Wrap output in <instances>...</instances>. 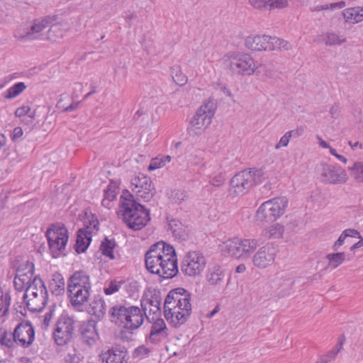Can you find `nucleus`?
I'll return each mask as SVG.
<instances>
[{
  "label": "nucleus",
  "mask_w": 363,
  "mask_h": 363,
  "mask_svg": "<svg viewBox=\"0 0 363 363\" xmlns=\"http://www.w3.org/2000/svg\"><path fill=\"white\" fill-rule=\"evenodd\" d=\"M225 274L221 267L216 265L208 269L206 274V280L213 286H221L224 284Z\"/></svg>",
  "instance_id": "b1692460"
},
{
  "label": "nucleus",
  "mask_w": 363,
  "mask_h": 363,
  "mask_svg": "<svg viewBox=\"0 0 363 363\" xmlns=\"http://www.w3.org/2000/svg\"><path fill=\"white\" fill-rule=\"evenodd\" d=\"M86 218L84 221V228L81 230H85L87 233L92 234L96 233L99 230V221L94 215L90 213L89 216L86 213Z\"/></svg>",
  "instance_id": "a19ab883"
},
{
  "label": "nucleus",
  "mask_w": 363,
  "mask_h": 363,
  "mask_svg": "<svg viewBox=\"0 0 363 363\" xmlns=\"http://www.w3.org/2000/svg\"><path fill=\"white\" fill-rule=\"evenodd\" d=\"M28 329L26 330V333L28 335V341H26V340H24V346L30 345L35 339L34 328L32 327V325L29 321H24V328H28Z\"/></svg>",
  "instance_id": "603ef678"
},
{
  "label": "nucleus",
  "mask_w": 363,
  "mask_h": 363,
  "mask_svg": "<svg viewBox=\"0 0 363 363\" xmlns=\"http://www.w3.org/2000/svg\"><path fill=\"white\" fill-rule=\"evenodd\" d=\"M74 330V320L62 315L57 321L52 333L55 342L59 346L67 345L72 339Z\"/></svg>",
  "instance_id": "f8f14e48"
},
{
  "label": "nucleus",
  "mask_w": 363,
  "mask_h": 363,
  "mask_svg": "<svg viewBox=\"0 0 363 363\" xmlns=\"http://www.w3.org/2000/svg\"><path fill=\"white\" fill-rule=\"evenodd\" d=\"M55 307L52 306L48 308V311H46L43 315L39 317L40 321V325L43 330H47L50 326V322L55 315Z\"/></svg>",
  "instance_id": "49530a36"
},
{
  "label": "nucleus",
  "mask_w": 363,
  "mask_h": 363,
  "mask_svg": "<svg viewBox=\"0 0 363 363\" xmlns=\"http://www.w3.org/2000/svg\"><path fill=\"white\" fill-rule=\"evenodd\" d=\"M342 15L345 21L357 23L363 21V7H352L345 9Z\"/></svg>",
  "instance_id": "2f4dec72"
},
{
  "label": "nucleus",
  "mask_w": 363,
  "mask_h": 363,
  "mask_svg": "<svg viewBox=\"0 0 363 363\" xmlns=\"http://www.w3.org/2000/svg\"><path fill=\"white\" fill-rule=\"evenodd\" d=\"M346 255L345 252L330 253L326 255L328 260V268L334 269L342 264L345 260Z\"/></svg>",
  "instance_id": "58836bf2"
},
{
  "label": "nucleus",
  "mask_w": 363,
  "mask_h": 363,
  "mask_svg": "<svg viewBox=\"0 0 363 363\" xmlns=\"http://www.w3.org/2000/svg\"><path fill=\"white\" fill-rule=\"evenodd\" d=\"M150 352L149 349L145 347V346H140L135 349L133 352V357H139V358H143L146 355L148 354Z\"/></svg>",
  "instance_id": "13d9d810"
},
{
  "label": "nucleus",
  "mask_w": 363,
  "mask_h": 363,
  "mask_svg": "<svg viewBox=\"0 0 363 363\" xmlns=\"http://www.w3.org/2000/svg\"><path fill=\"white\" fill-rule=\"evenodd\" d=\"M77 357L75 354H68L65 357V363H78Z\"/></svg>",
  "instance_id": "69168bd1"
},
{
  "label": "nucleus",
  "mask_w": 363,
  "mask_h": 363,
  "mask_svg": "<svg viewBox=\"0 0 363 363\" xmlns=\"http://www.w3.org/2000/svg\"><path fill=\"white\" fill-rule=\"evenodd\" d=\"M169 230H171L176 238L180 240H185L189 237V229L178 220L172 219L169 220Z\"/></svg>",
  "instance_id": "bb28decb"
},
{
  "label": "nucleus",
  "mask_w": 363,
  "mask_h": 363,
  "mask_svg": "<svg viewBox=\"0 0 363 363\" xmlns=\"http://www.w3.org/2000/svg\"><path fill=\"white\" fill-rule=\"evenodd\" d=\"M130 189L138 197L149 201L154 195V188L149 177L139 174L130 181Z\"/></svg>",
  "instance_id": "4468645a"
},
{
  "label": "nucleus",
  "mask_w": 363,
  "mask_h": 363,
  "mask_svg": "<svg viewBox=\"0 0 363 363\" xmlns=\"http://www.w3.org/2000/svg\"><path fill=\"white\" fill-rule=\"evenodd\" d=\"M240 242L245 258L249 257L259 245L258 240L255 238L241 239Z\"/></svg>",
  "instance_id": "e433bc0d"
},
{
  "label": "nucleus",
  "mask_w": 363,
  "mask_h": 363,
  "mask_svg": "<svg viewBox=\"0 0 363 363\" xmlns=\"http://www.w3.org/2000/svg\"><path fill=\"white\" fill-rule=\"evenodd\" d=\"M340 113V107L337 104H334L330 109V114L332 118H336Z\"/></svg>",
  "instance_id": "e2e57ef3"
},
{
  "label": "nucleus",
  "mask_w": 363,
  "mask_h": 363,
  "mask_svg": "<svg viewBox=\"0 0 363 363\" xmlns=\"http://www.w3.org/2000/svg\"><path fill=\"white\" fill-rule=\"evenodd\" d=\"M34 272V264L27 262L24 264V277L28 279L24 290V304L30 311L39 312L45 304L47 290L43 280L38 275H35Z\"/></svg>",
  "instance_id": "7ed1b4c3"
},
{
  "label": "nucleus",
  "mask_w": 363,
  "mask_h": 363,
  "mask_svg": "<svg viewBox=\"0 0 363 363\" xmlns=\"http://www.w3.org/2000/svg\"><path fill=\"white\" fill-rule=\"evenodd\" d=\"M262 169L250 168L237 173L230 182L229 194L233 196H242L252 188L264 182Z\"/></svg>",
  "instance_id": "423d86ee"
},
{
  "label": "nucleus",
  "mask_w": 363,
  "mask_h": 363,
  "mask_svg": "<svg viewBox=\"0 0 363 363\" xmlns=\"http://www.w3.org/2000/svg\"><path fill=\"white\" fill-rule=\"evenodd\" d=\"M225 181V175L222 173L215 175L210 181L209 183L211 185L220 187L221 186Z\"/></svg>",
  "instance_id": "5fc2aeb1"
},
{
  "label": "nucleus",
  "mask_w": 363,
  "mask_h": 363,
  "mask_svg": "<svg viewBox=\"0 0 363 363\" xmlns=\"http://www.w3.org/2000/svg\"><path fill=\"white\" fill-rule=\"evenodd\" d=\"M90 313L98 319L104 317L106 313V306L102 297L100 296H94V300L90 303Z\"/></svg>",
  "instance_id": "c756f323"
},
{
  "label": "nucleus",
  "mask_w": 363,
  "mask_h": 363,
  "mask_svg": "<svg viewBox=\"0 0 363 363\" xmlns=\"http://www.w3.org/2000/svg\"><path fill=\"white\" fill-rule=\"evenodd\" d=\"M277 250L273 245L267 244L260 247L252 257V263L259 269H265L275 261Z\"/></svg>",
  "instance_id": "2eb2a0df"
},
{
  "label": "nucleus",
  "mask_w": 363,
  "mask_h": 363,
  "mask_svg": "<svg viewBox=\"0 0 363 363\" xmlns=\"http://www.w3.org/2000/svg\"><path fill=\"white\" fill-rule=\"evenodd\" d=\"M352 176L359 182H363V162H356L350 168Z\"/></svg>",
  "instance_id": "09e8293b"
},
{
  "label": "nucleus",
  "mask_w": 363,
  "mask_h": 363,
  "mask_svg": "<svg viewBox=\"0 0 363 363\" xmlns=\"http://www.w3.org/2000/svg\"><path fill=\"white\" fill-rule=\"evenodd\" d=\"M288 205L285 197H277L264 202L256 212V218L260 222H273L282 216Z\"/></svg>",
  "instance_id": "1a4fd4ad"
},
{
  "label": "nucleus",
  "mask_w": 363,
  "mask_h": 363,
  "mask_svg": "<svg viewBox=\"0 0 363 363\" xmlns=\"http://www.w3.org/2000/svg\"><path fill=\"white\" fill-rule=\"evenodd\" d=\"M242 248L240 239L235 238L228 240L225 244V251L228 253L230 256L235 258H245Z\"/></svg>",
  "instance_id": "7c9ffc66"
},
{
  "label": "nucleus",
  "mask_w": 363,
  "mask_h": 363,
  "mask_svg": "<svg viewBox=\"0 0 363 363\" xmlns=\"http://www.w3.org/2000/svg\"><path fill=\"white\" fill-rule=\"evenodd\" d=\"M145 298L141 300V306L143 310L147 313L149 311V316L152 314L157 318L160 315L161 309L160 305L162 298L160 292L158 290L148 291L145 294Z\"/></svg>",
  "instance_id": "6ab92c4d"
},
{
  "label": "nucleus",
  "mask_w": 363,
  "mask_h": 363,
  "mask_svg": "<svg viewBox=\"0 0 363 363\" xmlns=\"http://www.w3.org/2000/svg\"><path fill=\"white\" fill-rule=\"evenodd\" d=\"M91 288H83L75 290L67 289L68 296L71 304L74 308H80L88 301L90 296Z\"/></svg>",
  "instance_id": "5701e85b"
},
{
  "label": "nucleus",
  "mask_w": 363,
  "mask_h": 363,
  "mask_svg": "<svg viewBox=\"0 0 363 363\" xmlns=\"http://www.w3.org/2000/svg\"><path fill=\"white\" fill-rule=\"evenodd\" d=\"M346 40V38L335 32H328L324 35V42L328 46L340 45Z\"/></svg>",
  "instance_id": "ea45409f"
},
{
  "label": "nucleus",
  "mask_w": 363,
  "mask_h": 363,
  "mask_svg": "<svg viewBox=\"0 0 363 363\" xmlns=\"http://www.w3.org/2000/svg\"><path fill=\"white\" fill-rule=\"evenodd\" d=\"M291 140L290 135L286 132L279 140L278 143L275 145V149L279 150L282 147H287Z\"/></svg>",
  "instance_id": "bf43d9fd"
},
{
  "label": "nucleus",
  "mask_w": 363,
  "mask_h": 363,
  "mask_svg": "<svg viewBox=\"0 0 363 363\" xmlns=\"http://www.w3.org/2000/svg\"><path fill=\"white\" fill-rule=\"evenodd\" d=\"M22 135L23 129L19 126L16 127L10 134L11 139L13 143L19 142Z\"/></svg>",
  "instance_id": "6e6d98bb"
},
{
  "label": "nucleus",
  "mask_w": 363,
  "mask_h": 363,
  "mask_svg": "<svg viewBox=\"0 0 363 363\" xmlns=\"http://www.w3.org/2000/svg\"><path fill=\"white\" fill-rule=\"evenodd\" d=\"M23 91V82H18L10 87L4 95L6 99H13Z\"/></svg>",
  "instance_id": "8fccbe9b"
},
{
  "label": "nucleus",
  "mask_w": 363,
  "mask_h": 363,
  "mask_svg": "<svg viewBox=\"0 0 363 363\" xmlns=\"http://www.w3.org/2000/svg\"><path fill=\"white\" fill-rule=\"evenodd\" d=\"M118 189L116 183L111 182L106 189H104V198L101 201V204L105 206L106 208H111L110 207V203L111 201H113L118 194Z\"/></svg>",
  "instance_id": "72a5a7b5"
},
{
  "label": "nucleus",
  "mask_w": 363,
  "mask_h": 363,
  "mask_svg": "<svg viewBox=\"0 0 363 363\" xmlns=\"http://www.w3.org/2000/svg\"><path fill=\"white\" fill-rule=\"evenodd\" d=\"M50 250L53 257L65 255V247L68 242V230L60 223L52 225L46 232Z\"/></svg>",
  "instance_id": "9d476101"
},
{
  "label": "nucleus",
  "mask_w": 363,
  "mask_h": 363,
  "mask_svg": "<svg viewBox=\"0 0 363 363\" xmlns=\"http://www.w3.org/2000/svg\"><path fill=\"white\" fill-rule=\"evenodd\" d=\"M108 315L112 323L131 331L138 329L145 318L151 321L150 316L142 308L129 303H117L110 308Z\"/></svg>",
  "instance_id": "20e7f679"
},
{
  "label": "nucleus",
  "mask_w": 363,
  "mask_h": 363,
  "mask_svg": "<svg viewBox=\"0 0 363 363\" xmlns=\"http://www.w3.org/2000/svg\"><path fill=\"white\" fill-rule=\"evenodd\" d=\"M171 74L177 85L183 86L187 82V77L182 72L179 65H174L171 67Z\"/></svg>",
  "instance_id": "37998d69"
},
{
  "label": "nucleus",
  "mask_w": 363,
  "mask_h": 363,
  "mask_svg": "<svg viewBox=\"0 0 363 363\" xmlns=\"http://www.w3.org/2000/svg\"><path fill=\"white\" fill-rule=\"evenodd\" d=\"M79 104V102H78V101L77 102H73L69 106L65 107L63 109V111H65V112H72V111H74L75 109H77L78 108Z\"/></svg>",
  "instance_id": "338daca9"
},
{
  "label": "nucleus",
  "mask_w": 363,
  "mask_h": 363,
  "mask_svg": "<svg viewBox=\"0 0 363 363\" xmlns=\"http://www.w3.org/2000/svg\"><path fill=\"white\" fill-rule=\"evenodd\" d=\"M284 233V226L275 223L263 229L261 235L266 240L281 238Z\"/></svg>",
  "instance_id": "c85d7f7f"
},
{
  "label": "nucleus",
  "mask_w": 363,
  "mask_h": 363,
  "mask_svg": "<svg viewBox=\"0 0 363 363\" xmlns=\"http://www.w3.org/2000/svg\"><path fill=\"white\" fill-rule=\"evenodd\" d=\"M11 302V297L8 293L4 294L0 288V317L7 315Z\"/></svg>",
  "instance_id": "a18cd8bd"
},
{
  "label": "nucleus",
  "mask_w": 363,
  "mask_h": 363,
  "mask_svg": "<svg viewBox=\"0 0 363 363\" xmlns=\"http://www.w3.org/2000/svg\"><path fill=\"white\" fill-rule=\"evenodd\" d=\"M289 5L288 0H268V9H284Z\"/></svg>",
  "instance_id": "864d4df0"
},
{
  "label": "nucleus",
  "mask_w": 363,
  "mask_h": 363,
  "mask_svg": "<svg viewBox=\"0 0 363 363\" xmlns=\"http://www.w3.org/2000/svg\"><path fill=\"white\" fill-rule=\"evenodd\" d=\"M245 46L252 51H287L292 48L289 42L268 35H250L245 39Z\"/></svg>",
  "instance_id": "0eeeda50"
},
{
  "label": "nucleus",
  "mask_w": 363,
  "mask_h": 363,
  "mask_svg": "<svg viewBox=\"0 0 363 363\" xmlns=\"http://www.w3.org/2000/svg\"><path fill=\"white\" fill-rule=\"evenodd\" d=\"M349 145H350L351 148L353 150H356L357 149H363V143H359V142H349Z\"/></svg>",
  "instance_id": "774afa93"
},
{
  "label": "nucleus",
  "mask_w": 363,
  "mask_h": 363,
  "mask_svg": "<svg viewBox=\"0 0 363 363\" xmlns=\"http://www.w3.org/2000/svg\"><path fill=\"white\" fill-rule=\"evenodd\" d=\"M99 358L101 363H127L129 357L125 350L113 347L102 351Z\"/></svg>",
  "instance_id": "aec40b11"
},
{
  "label": "nucleus",
  "mask_w": 363,
  "mask_h": 363,
  "mask_svg": "<svg viewBox=\"0 0 363 363\" xmlns=\"http://www.w3.org/2000/svg\"><path fill=\"white\" fill-rule=\"evenodd\" d=\"M91 288L89 276L83 271L75 272L69 279L67 289Z\"/></svg>",
  "instance_id": "4be33fe9"
},
{
  "label": "nucleus",
  "mask_w": 363,
  "mask_h": 363,
  "mask_svg": "<svg viewBox=\"0 0 363 363\" xmlns=\"http://www.w3.org/2000/svg\"><path fill=\"white\" fill-rule=\"evenodd\" d=\"M321 181L328 184L344 183L347 177L345 171L340 167L323 164L320 173Z\"/></svg>",
  "instance_id": "dca6fc26"
},
{
  "label": "nucleus",
  "mask_w": 363,
  "mask_h": 363,
  "mask_svg": "<svg viewBox=\"0 0 363 363\" xmlns=\"http://www.w3.org/2000/svg\"><path fill=\"white\" fill-rule=\"evenodd\" d=\"M121 211L123 221L127 226L133 230H139L144 228L150 220L149 211L133 199V196L123 194L121 197Z\"/></svg>",
  "instance_id": "39448f33"
},
{
  "label": "nucleus",
  "mask_w": 363,
  "mask_h": 363,
  "mask_svg": "<svg viewBox=\"0 0 363 363\" xmlns=\"http://www.w3.org/2000/svg\"><path fill=\"white\" fill-rule=\"evenodd\" d=\"M360 237V233L355 229L348 228L342 231L338 239L333 245V250L337 251L339 248L345 243L347 238Z\"/></svg>",
  "instance_id": "f704fd0d"
},
{
  "label": "nucleus",
  "mask_w": 363,
  "mask_h": 363,
  "mask_svg": "<svg viewBox=\"0 0 363 363\" xmlns=\"http://www.w3.org/2000/svg\"><path fill=\"white\" fill-rule=\"evenodd\" d=\"M171 160L172 157L169 155H159L157 157L152 158L148 167V170L152 171L163 167L167 163L170 162Z\"/></svg>",
  "instance_id": "c03bdc74"
},
{
  "label": "nucleus",
  "mask_w": 363,
  "mask_h": 363,
  "mask_svg": "<svg viewBox=\"0 0 363 363\" xmlns=\"http://www.w3.org/2000/svg\"><path fill=\"white\" fill-rule=\"evenodd\" d=\"M223 63L227 69L235 74L252 75L258 68L251 55L247 53H229L224 57Z\"/></svg>",
  "instance_id": "6e6552de"
},
{
  "label": "nucleus",
  "mask_w": 363,
  "mask_h": 363,
  "mask_svg": "<svg viewBox=\"0 0 363 363\" xmlns=\"http://www.w3.org/2000/svg\"><path fill=\"white\" fill-rule=\"evenodd\" d=\"M216 106L211 101L203 103L191 119L188 130L195 134H199L207 128L212 122L215 114Z\"/></svg>",
  "instance_id": "9b49d317"
},
{
  "label": "nucleus",
  "mask_w": 363,
  "mask_h": 363,
  "mask_svg": "<svg viewBox=\"0 0 363 363\" xmlns=\"http://www.w3.org/2000/svg\"><path fill=\"white\" fill-rule=\"evenodd\" d=\"M346 4L345 1H341L337 3L330 4V9L334 10L337 9H342L345 6Z\"/></svg>",
  "instance_id": "0e129e2a"
},
{
  "label": "nucleus",
  "mask_w": 363,
  "mask_h": 363,
  "mask_svg": "<svg viewBox=\"0 0 363 363\" xmlns=\"http://www.w3.org/2000/svg\"><path fill=\"white\" fill-rule=\"evenodd\" d=\"M81 334L82 341L89 346L95 344L98 339V334L94 325L92 324L84 325L82 328Z\"/></svg>",
  "instance_id": "473e14b6"
},
{
  "label": "nucleus",
  "mask_w": 363,
  "mask_h": 363,
  "mask_svg": "<svg viewBox=\"0 0 363 363\" xmlns=\"http://www.w3.org/2000/svg\"><path fill=\"white\" fill-rule=\"evenodd\" d=\"M206 264V259L202 253L190 251L184 255L182 261L181 270L185 275L196 277L203 271Z\"/></svg>",
  "instance_id": "ddd939ff"
},
{
  "label": "nucleus",
  "mask_w": 363,
  "mask_h": 363,
  "mask_svg": "<svg viewBox=\"0 0 363 363\" xmlns=\"http://www.w3.org/2000/svg\"><path fill=\"white\" fill-rule=\"evenodd\" d=\"M287 133L290 135L291 138H297L303 134L304 128L300 126L294 130H289Z\"/></svg>",
  "instance_id": "680f3d73"
},
{
  "label": "nucleus",
  "mask_w": 363,
  "mask_h": 363,
  "mask_svg": "<svg viewBox=\"0 0 363 363\" xmlns=\"http://www.w3.org/2000/svg\"><path fill=\"white\" fill-rule=\"evenodd\" d=\"M65 30L62 29V26L60 24H53L50 26V29L45 35V39L55 42L58 39L63 37Z\"/></svg>",
  "instance_id": "79ce46f5"
},
{
  "label": "nucleus",
  "mask_w": 363,
  "mask_h": 363,
  "mask_svg": "<svg viewBox=\"0 0 363 363\" xmlns=\"http://www.w3.org/2000/svg\"><path fill=\"white\" fill-rule=\"evenodd\" d=\"M277 279H280L284 281V283L281 286L286 285V287L291 288L294 281L289 274H281Z\"/></svg>",
  "instance_id": "4d7b16f0"
},
{
  "label": "nucleus",
  "mask_w": 363,
  "mask_h": 363,
  "mask_svg": "<svg viewBox=\"0 0 363 363\" xmlns=\"http://www.w3.org/2000/svg\"><path fill=\"white\" fill-rule=\"evenodd\" d=\"M147 269L163 279H171L179 272L177 258L172 245L164 241L152 245L145 255Z\"/></svg>",
  "instance_id": "f257e3e1"
},
{
  "label": "nucleus",
  "mask_w": 363,
  "mask_h": 363,
  "mask_svg": "<svg viewBox=\"0 0 363 363\" xmlns=\"http://www.w3.org/2000/svg\"><path fill=\"white\" fill-rule=\"evenodd\" d=\"M115 247L116 242L113 239L105 238L101 244L100 250L104 256L108 257L110 259H114L113 250Z\"/></svg>",
  "instance_id": "4c0bfd02"
},
{
  "label": "nucleus",
  "mask_w": 363,
  "mask_h": 363,
  "mask_svg": "<svg viewBox=\"0 0 363 363\" xmlns=\"http://www.w3.org/2000/svg\"><path fill=\"white\" fill-rule=\"evenodd\" d=\"M22 257L21 255L16 257L11 262V269L15 274L13 284L16 291H21L23 290V273L21 267Z\"/></svg>",
  "instance_id": "393cba45"
},
{
  "label": "nucleus",
  "mask_w": 363,
  "mask_h": 363,
  "mask_svg": "<svg viewBox=\"0 0 363 363\" xmlns=\"http://www.w3.org/2000/svg\"><path fill=\"white\" fill-rule=\"evenodd\" d=\"M152 325L149 335V340L152 343H157L162 341L167 336V327L163 319L159 318L150 317Z\"/></svg>",
  "instance_id": "412c9836"
},
{
  "label": "nucleus",
  "mask_w": 363,
  "mask_h": 363,
  "mask_svg": "<svg viewBox=\"0 0 363 363\" xmlns=\"http://www.w3.org/2000/svg\"><path fill=\"white\" fill-rule=\"evenodd\" d=\"M249 3L255 9H268V0H249Z\"/></svg>",
  "instance_id": "052dcab7"
},
{
  "label": "nucleus",
  "mask_w": 363,
  "mask_h": 363,
  "mask_svg": "<svg viewBox=\"0 0 363 363\" xmlns=\"http://www.w3.org/2000/svg\"><path fill=\"white\" fill-rule=\"evenodd\" d=\"M190 294L182 288L170 291L164 303L167 320L177 328L184 324L191 313Z\"/></svg>",
  "instance_id": "f03ea898"
},
{
  "label": "nucleus",
  "mask_w": 363,
  "mask_h": 363,
  "mask_svg": "<svg viewBox=\"0 0 363 363\" xmlns=\"http://www.w3.org/2000/svg\"><path fill=\"white\" fill-rule=\"evenodd\" d=\"M123 284V281L111 280L104 288V292L106 295H112L118 291Z\"/></svg>",
  "instance_id": "de8ad7c7"
},
{
  "label": "nucleus",
  "mask_w": 363,
  "mask_h": 363,
  "mask_svg": "<svg viewBox=\"0 0 363 363\" xmlns=\"http://www.w3.org/2000/svg\"><path fill=\"white\" fill-rule=\"evenodd\" d=\"M39 122V116L36 115L35 109L31 110L29 107L24 106V125L31 130Z\"/></svg>",
  "instance_id": "c9c22d12"
},
{
  "label": "nucleus",
  "mask_w": 363,
  "mask_h": 363,
  "mask_svg": "<svg viewBox=\"0 0 363 363\" xmlns=\"http://www.w3.org/2000/svg\"><path fill=\"white\" fill-rule=\"evenodd\" d=\"M48 288L50 291L55 295L59 296L65 293V283L62 275L60 273L55 272L52 275Z\"/></svg>",
  "instance_id": "a878e982"
},
{
  "label": "nucleus",
  "mask_w": 363,
  "mask_h": 363,
  "mask_svg": "<svg viewBox=\"0 0 363 363\" xmlns=\"http://www.w3.org/2000/svg\"><path fill=\"white\" fill-rule=\"evenodd\" d=\"M23 321L20 322L15 328L14 330L8 332L3 328H0V344L2 347L8 349H14L20 345H23V337L21 335V327Z\"/></svg>",
  "instance_id": "a211bd4d"
},
{
  "label": "nucleus",
  "mask_w": 363,
  "mask_h": 363,
  "mask_svg": "<svg viewBox=\"0 0 363 363\" xmlns=\"http://www.w3.org/2000/svg\"><path fill=\"white\" fill-rule=\"evenodd\" d=\"M91 235L92 234L87 233L85 230L79 229L78 230L74 247L78 254L84 252L88 248L91 241Z\"/></svg>",
  "instance_id": "cd10ccee"
},
{
  "label": "nucleus",
  "mask_w": 363,
  "mask_h": 363,
  "mask_svg": "<svg viewBox=\"0 0 363 363\" xmlns=\"http://www.w3.org/2000/svg\"><path fill=\"white\" fill-rule=\"evenodd\" d=\"M340 351V349H333L326 354L320 356L315 363H329L335 359Z\"/></svg>",
  "instance_id": "3c124183"
},
{
  "label": "nucleus",
  "mask_w": 363,
  "mask_h": 363,
  "mask_svg": "<svg viewBox=\"0 0 363 363\" xmlns=\"http://www.w3.org/2000/svg\"><path fill=\"white\" fill-rule=\"evenodd\" d=\"M51 23L52 18L49 16L33 20L31 25L27 28V31L24 33V41L45 40V35L43 31Z\"/></svg>",
  "instance_id": "f3484780"
}]
</instances>
